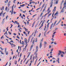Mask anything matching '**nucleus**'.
Returning a JSON list of instances; mask_svg holds the SVG:
<instances>
[{
  "mask_svg": "<svg viewBox=\"0 0 66 66\" xmlns=\"http://www.w3.org/2000/svg\"><path fill=\"white\" fill-rule=\"evenodd\" d=\"M33 44H32L31 45V47H30V49H32V48H33Z\"/></svg>",
  "mask_w": 66,
  "mask_h": 66,
  "instance_id": "c85d7f7f",
  "label": "nucleus"
},
{
  "mask_svg": "<svg viewBox=\"0 0 66 66\" xmlns=\"http://www.w3.org/2000/svg\"><path fill=\"white\" fill-rule=\"evenodd\" d=\"M9 43L11 45V47H14V45L13 43L11 44V42H9Z\"/></svg>",
  "mask_w": 66,
  "mask_h": 66,
  "instance_id": "20e7f679",
  "label": "nucleus"
},
{
  "mask_svg": "<svg viewBox=\"0 0 66 66\" xmlns=\"http://www.w3.org/2000/svg\"><path fill=\"white\" fill-rule=\"evenodd\" d=\"M51 46L50 45H49V48L50 49L51 48Z\"/></svg>",
  "mask_w": 66,
  "mask_h": 66,
  "instance_id": "603ef678",
  "label": "nucleus"
},
{
  "mask_svg": "<svg viewBox=\"0 0 66 66\" xmlns=\"http://www.w3.org/2000/svg\"><path fill=\"white\" fill-rule=\"evenodd\" d=\"M42 2H41V3H40L39 4V6H40L42 5Z\"/></svg>",
  "mask_w": 66,
  "mask_h": 66,
  "instance_id": "ea45409f",
  "label": "nucleus"
},
{
  "mask_svg": "<svg viewBox=\"0 0 66 66\" xmlns=\"http://www.w3.org/2000/svg\"><path fill=\"white\" fill-rule=\"evenodd\" d=\"M52 5H53V2H52L51 3V6H50V7H52Z\"/></svg>",
  "mask_w": 66,
  "mask_h": 66,
  "instance_id": "ddd939ff",
  "label": "nucleus"
},
{
  "mask_svg": "<svg viewBox=\"0 0 66 66\" xmlns=\"http://www.w3.org/2000/svg\"><path fill=\"white\" fill-rule=\"evenodd\" d=\"M43 13V12H41V14H40V17H42V15Z\"/></svg>",
  "mask_w": 66,
  "mask_h": 66,
  "instance_id": "79ce46f5",
  "label": "nucleus"
},
{
  "mask_svg": "<svg viewBox=\"0 0 66 66\" xmlns=\"http://www.w3.org/2000/svg\"><path fill=\"white\" fill-rule=\"evenodd\" d=\"M0 49H1L2 51H3V50H4V49H3L2 48V47H0Z\"/></svg>",
  "mask_w": 66,
  "mask_h": 66,
  "instance_id": "bf43d9fd",
  "label": "nucleus"
},
{
  "mask_svg": "<svg viewBox=\"0 0 66 66\" xmlns=\"http://www.w3.org/2000/svg\"><path fill=\"white\" fill-rule=\"evenodd\" d=\"M21 44H22L23 45H23L25 44V43H24V42L22 41V42Z\"/></svg>",
  "mask_w": 66,
  "mask_h": 66,
  "instance_id": "a211bd4d",
  "label": "nucleus"
},
{
  "mask_svg": "<svg viewBox=\"0 0 66 66\" xmlns=\"http://www.w3.org/2000/svg\"><path fill=\"white\" fill-rule=\"evenodd\" d=\"M13 9H12V11L11 12V14H13Z\"/></svg>",
  "mask_w": 66,
  "mask_h": 66,
  "instance_id": "6ab92c4d",
  "label": "nucleus"
},
{
  "mask_svg": "<svg viewBox=\"0 0 66 66\" xmlns=\"http://www.w3.org/2000/svg\"><path fill=\"white\" fill-rule=\"evenodd\" d=\"M4 6H3L2 7V9H1V10H4Z\"/></svg>",
  "mask_w": 66,
  "mask_h": 66,
  "instance_id": "473e14b6",
  "label": "nucleus"
},
{
  "mask_svg": "<svg viewBox=\"0 0 66 66\" xmlns=\"http://www.w3.org/2000/svg\"><path fill=\"white\" fill-rule=\"evenodd\" d=\"M30 37L28 38V43L29 42V40H30Z\"/></svg>",
  "mask_w": 66,
  "mask_h": 66,
  "instance_id": "a18cd8bd",
  "label": "nucleus"
},
{
  "mask_svg": "<svg viewBox=\"0 0 66 66\" xmlns=\"http://www.w3.org/2000/svg\"><path fill=\"white\" fill-rule=\"evenodd\" d=\"M31 3H32V4H35V2H34V1H32V2H31Z\"/></svg>",
  "mask_w": 66,
  "mask_h": 66,
  "instance_id": "09e8293b",
  "label": "nucleus"
},
{
  "mask_svg": "<svg viewBox=\"0 0 66 66\" xmlns=\"http://www.w3.org/2000/svg\"><path fill=\"white\" fill-rule=\"evenodd\" d=\"M10 42H12V43H14L13 41L12 40H11L10 41Z\"/></svg>",
  "mask_w": 66,
  "mask_h": 66,
  "instance_id": "e2e57ef3",
  "label": "nucleus"
},
{
  "mask_svg": "<svg viewBox=\"0 0 66 66\" xmlns=\"http://www.w3.org/2000/svg\"><path fill=\"white\" fill-rule=\"evenodd\" d=\"M5 18H4L3 19V21H2V22H5Z\"/></svg>",
  "mask_w": 66,
  "mask_h": 66,
  "instance_id": "f704fd0d",
  "label": "nucleus"
},
{
  "mask_svg": "<svg viewBox=\"0 0 66 66\" xmlns=\"http://www.w3.org/2000/svg\"><path fill=\"white\" fill-rule=\"evenodd\" d=\"M17 38L19 39V36H18V35L17 36Z\"/></svg>",
  "mask_w": 66,
  "mask_h": 66,
  "instance_id": "338daca9",
  "label": "nucleus"
},
{
  "mask_svg": "<svg viewBox=\"0 0 66 66\" xmlns=\"http://www.w3.org/2000/svg\"><path fill=\"white\" fill-rule=\"evenodd\" d=\"M8 15H7L6 17V20H7V18L8 17Z\"/></svg>",
  "mask_w": 66,
  "mask_h": 66,
  "instance_id": "de8ad7c7",
  "label": "nucleus"
},
{
  "mask_svg": "<svg viewBox=\"0 0 66 66\" xmlns=\"http://www.w3.org/2000/svg\"><path fill=\"white\" fill-rule=\"evenodd\" d=\"M15 23H16V24H19V23L18 22H17V21H15Z\"/></svg>",
  "mask_w": 66,
  "mask_h": 66,
  "instance_id": "bb28decb",
  "label": "nucleus"
},
{
  "mask_svg": "<svg viewBox=\"0 0 66 66\" xmlns=\"http://www.w3.org/2000/svg\"><path fill=\"white\" fill-rule=\"evenodd\" d=\"M56 7L55 6L54 7V9H53V13L52 15H53L54 14V13H55V12L56 10Z\"/></svg>",
  "mask_w": 66,
  "mask_h": 66,
  "instance_id": "f257e3e1",
  "label": "nucleus"
},
{
  "mask_svg": "<svg viewBox=\"0 0 66 66\" xmlns=\"http://www.w3.org/2000/svg\"><path fill=\"white\" fill-rule=\"evenodd\" d=\"M47 30H45V32H44V37L46 36L45 35V34L46 33H47Z\"/></svg>",
  "mask_w": 66,
  "mask_h": 66,
  "instance_id": "6e6552de",
  "label": "nucleus"
},
{
  "mask_svg": "<svg viewBox=\"0 0 66 66\" xmlns=\"http://www.w3.org/2000/svg\"><path fill=\"white\" fill-rule=\"evenodd\" d=\"M59 23H56V25H55V26H57L59 24Z\"/></svg>",
  "mask_w": 66,
  "mask_h": 66,
  "instance_id": "8fccbe9b",
  "label": "nucleus"
},
{
  "mask_svg": "<svg viewBox=\"0 0 66 66\" xmlns=\"http://www.w3.org/2000/svg\"><path fill=\"white\" fill-rule=\"evenodd\" d=\"M44 44H47V43L46 42H44Z\"/></svg>",
  "mask_w": 66,
  "mask_h": 66,
  "instance_id": "c03bdc74",
  "label": "nucleus"
},
{
  "mask_svg": "<svg viewBox=\"0 0 66 66\" xmlns=\"http://www.w3.org/2000/svg\"><path fill=\"white\" fill-rule=\"evenodd\" d=\"M44 22H43L42 23V24H41V26H40V27H39V29H40L41 28H42L43 27V24Z\"/></svg>",
  "mask_w": 66,
  "mask_h": 66,
  "instance_id": "39448f33",
  "label": "nucleus"
},
{
  "mask_svg": "<svg viewBox=\"0 0 66 66\" xmlns=\"http://www.w3.org/2000/svg\"><path fill=\"white\" fill-rule=\"evenodd\" d=\"M36 51H36V52H37V51L38 50V46H36Z\"/></svg>",
  "mask_w": 66,
  "mask_h": 66,
  "instance_id": "5701e85b",
  "label": "nucleus"
},
{
  "mask_svg": "<svg viewBox=\"0 0 66 66\" xmlns=\"http://www.w3.org/2000/svg\"><path fill=\"white\" fill-rule=\"evenodd\" d=\"M37 38H36V41H35V42H37Z\"/></svg>",
  "mask_w": 66,
  "mask_h": 66,
  "instance_id": "49530a36",
  "label": "nucleus"
},
{
  "mask_svg": "<svg viewBox=\"0 0 66 66\" xmlns=\"http://www.w3.org/2000/svg\"><path fill=\"white\" fill-rule=\"evenodd\" d=\"M32 55H31L30 56V60L32 59Z\"/></svg>",
  "mask_w": 66,
  "mask_h": 66,
  "instance_id": "864d4df0",
  "label": "nucleus"
},
{
  "mask_svg": "<svg viewBox=\"0 0 66 66\" xmlns=\"http://www.w3.org/2000/svg\"><path fill=\"white\" fill-rule=\"evenodd\" d=\"M58 60H57V61H58V63H59V58L58 57L57 58Z\"/></svg>",
  "mask_w": 66,
  "mask_h": 66,
  "instance_id": "aec40b11",
  "label": "nucleus"
},
{
  "mask_svg": "<svg viewBox=\"0 0 66 66\" xmlns=\"http://www.w3.org/2000/svg\"><path fill=\"white\" fill-rule=\"evenodd\" d=\"M60 9L61 10L62 9V6L61 5L60 6Z\"/></svg>",
  "mask_w": 66,
  "mask_h": 66,
  "instance_id": "3c124183",
  "label": "nucleus"
},
{
  "mask_svg": "<svg viewBox=\"0 0 66 66\" xmlns=\"http://www.w3.org/2000/svg\"><path fill=\"white\" fill-rule=\"evenodd\" d=\"M53 25V23H52L51 25V27H50V29H51Z\"/></svg>",
  "mask_w": 66,
  "mask_h": 66,
  "instance_id": "2eb2a0df",
  "label": "nucleus"
},
{
  "mask_svg": "<svg viewBox=\"0 0 66 66\" xmlns=\"http://www.w3.org/2000/svg\"><path fill=\"white\" fill-rule=\"evenodd\" d=\"M59 0H56V3H55V4H58V2H59Z\"/></svg>",
  "mask_w": 66,
  "mask_h": 66,
  "instance_id": "f8f14e48",
  "label": "nucleus"
},
{
  "mask_svg": "<svg viewBox=\"0 0 66 66\" xmlns=\"http://www.w3.org/2000/svg\"><path fill=\"white\" fill-rule=\"evenodd\" d=\"M1 54H4V53L2 52H1Z\"/></svg>",
  "mask_w": 66,
  "mask_h": 66,
  "instance_id": "774afa93",
  "label": "nucleus"
},
{
  "mask_svg": "<svg viewBox=\"0 0 66 66\" xmlns=\"http://www.w3.org/2000/svg\"><path fill=\"white\" fill-rule=\"evenodd\" d=\"M43 22V20H41V22H40V23L39 24V25L38 26H40V25L41 23L42 22Z\"/></svg>",
  "mask_w": 66,
  "mask_h": 66,
  "instance_id": "7c9ffc66",
  "label": "nucleus"
},
{
  "mask_svg": "<svg viewBox=\"0 0 66 66\" xmlns=\"http://www.w3.org/2000/svg\"><path fill=\"white\" fill-rule=\"evenodd\" d=\"M41 47H42V43H41L39 44V48L41 49Z\"/></svg>",
  "mask_w": 66,
  "mask_h": 66,
  "instance_id": "423d86ee",
  "label": "nucleus"
},
{
  "mask_svg": "<svg viewBox=\"0 0 66 66\" xmlns=\"http://www.w3.org/2000/svg\"><path fill=\"white\" fill-rule=\"evenodd\" d=\"M59 14L58 11H57L56 12V13L54 14V16H56V15L58 14Z\"/></svg>",
  "mask_w": 66,
  "mask_h": 66,
  "instance_id": "1a4fd4ad",
  "label": "nucleus"
},
{
  "mask_svg": "<svg viewBox=\"0 0 66 66\" xmlns=\"http://www.w3.org/2000/svg\"><path fill=\"white\" fill-rule=\"evenodd\" d=\"M35 42V39H34V40H33V41H32V44H34V42Z\"/></svg>",
  "mask_w": 66,
  "mask_h": 66,
  "instance_id": "4c0bfd02",
  "label": "nucleus"
},
{
  "mask_svg": "<svg viewBox=\"0 0 66 66\" xmlns=\"http://www.w3.org/2000/svg\"><path fill=\"white\" fill-rule=\"evenodd\" d=\"M56 32H53V34L52 35V37L53 38L54 37V36H55V34L56 33Z\"/></svg>",
  "mask_w": 66,
  "mask_h": 66,
  "instance_id": "9d476101",
  "label": "nucleus"
},
{
  "mask_svg": "<svg viewBox=\"0 0 66 66\" xmlns=\"http://www.w3.org/2000/svg\"><path fill=\"white\" fill-rule=\"evenodd\" d=\"M20 47V46H18V49L17 50H16V52H17V53L18 52V50L19 49V48Z\"/></svg>",
  "mask_w": 66,
  "mask_h": 66,
  "instance_id": "412c9836",
  "label": "nucleus"
},
{
  "mask_svg": "<svg viewBox=\"0 0 66 66\" xmlns=\"http://www.w3.org/2000/svg\"><path fill=\"white\" fill-rule=\"evenodd\" d=\"M41 63V62L40 61V62H39V63L38 64L37 66H38V65H39V64H40V63Z\"/></svg>",
  "mask_w": 66,
  "mask_h": 66,
  "instance_id": "680f3d73",
  "label": "nucleus"
},
{
  "mask_svg": "<svg viewBox=\"0 0 66 66\" xmlns=\"http://www.w3.org/2000/svg\"><path fill=\"white\" fill-rule=\"evenodd\" d=\"M6 1H5V3H7L8 2V0H5Z\"/></svg>",
  "mask_w": 66,
  "mask_h": 66,
  "instance_id": "393cba45",
  "label": "nucleus"
},
{
  "mask_svg": "<svg viewBox=\"0 0 66 66\" xmlns=\"http://www.w3.org/2000/svg\"><path fill=\"white\" fill-rule=\"evenodd\" d=\"M3 11H2L0 13V16H2V15H1V14H3Z\"/></svg>",
  "mask_w": 66,
  "mask_h": 66,
  "instance_id": "dca6fc26",
  "label": "nucleus"
},
{
  "mask_svg": "<svg viewBox=\"0 0 66 66\" xmlns=\"http://www.w3.org/2000/svg\"><path fill=\"white\" fill-rule=\"evenodd\" d=\"M58 28H55V31H56V30H57Z\"/></svg>",
  "mask_w": 66,
  "mask_h": 66,
  "instance_id": "4d7b16f0",
  "label": "nucleus"
},
{
  "mask_svg": "<svg viewBox=\"0 0 66 66\" xmlns=\"http://www.w3.org/2000/svg\"><path fill=\"white\" fill-rule=\"evenodd\" d=\"M66 5V2H65V3H64V6H65Z\"/></svg>",
  "mask_w": 66,
  "mask_h": 66,
  "instance_id": "6e6d98bb",
  "label": "nucleus"
},
{
  "mask_svg": "<svg viewBox=\"0 0 66 66\" xmlns=\"http://www.w3.org/2000/svg\"><path fill=\"white\" fill-rule=\"evenodd\" d=\"M26 40H24V43H26V44H27V39H26Z\"/></svg>",
  "mask_w": 66,
  "mask_h": 66,
  "instance_id": "37998d69",
  "label": "nucleus"
},
{
  "mask_svg": "<svg viewBox=\"0 0 66 66\" xmlns=\"http://www.w3.org/2000/svg\"><path fill=\"white\" fill-rule=\"evenodd\" d=\"M7 7L6 6V8H5V10L6 11H7Z\"/></svg>",
  "mask_w": 66,
  "mask_h": 66,
  "instance_id": "58836bf2",
  "label": "nucleus"
},
{
  "mask_svg": "<svg viewBox=\"0 0 66 66\" xmlns=\"http://www.w3.org/2000/svg\"><path fill=\"white\" fill-rule=\"evenodd\" d=\"M37 33H38V31H37V30H36V31H35V34H36Z\"/></svg>",
  "mask_w": 66,
  "mask_h": 66,
  "instance_id": "a878e982",
  "label": "nucleus"
},
{
  "mask_svg": "<svg viewBox=\"0 0 66 66\" xmlns=\"http://www.w3.org/2000/svg\"><path fill=\"white\" fill-rule=\"evenodd\" d=\"M35 23V22H34L33 23L32 25V28H33L34 27Z\"/></svg>",
  "mask_w": 66,
  "mask_h": 66,
  "instance_id": "9b49d317",
  "label": "nucleus"
},
{
  "mask_svg": "<svg viewBox=\"0 0 66 66\" xmlns=\"http://www.w3.org/2000/svg\"><path fill=\"white\" fill-rule=\"evenodd\" d=\"M41 35V33H39V35H38L39 37H40Z\"/></svg>",
  "mask_w": 66,
  "mask_h": 66,
  "instance_id": "a19ab883",
  "label": "nucleus"
},
{
  "mask_svg": "<svg viewBox=\"0 0 66 66\" xmlns=\"http://www.w3.org/2000/svg\"><path fill=\"white\" fill-rule=\"evenodd\" d=\"M36 14H35V15H34L33 16H32V18H34L35 16L36 15Z\"/></svg>",
  "mask_w": 66,
  "mask_h": 66,
  "instance_id": "72a5a7b5",
  "label": "nucleus"
},
{
  "mask_svg": "<svg viewBox=\"0 0 66 66\" xmlns=\"http://www.w3.org/2000/svg\"><path fill=\"white\" fill-rule=\"evenodd\" d=\"M64 12V10L63 9H62L61 11L60 12V13H63Z\"/></svg>",
  "mask_w": 66,
  "mask_h": 66,
  "instance_id": "c9c22d12",
  "label": "nucleus"
},
{
  "mask_svg": "<svg viewBox=\"0 0 66 66\" xmlns=\"http://www.w3.org/2000/svg\"><path fill=\"white\" fill-rule=\"evenodd\" d=\"M51 14L52 13H51L50 14H49V15H48V16H47V17L48 18L51 15Z\"/></svg>",
  "mask_w": 66,
  "mask_h": 66,
  "instance_id": "e433bc0d",
  "label": "nucleus"
},
{
  "mask_svg": "<svg viewBox=\"0 0 66 66\" xmlns=\"http://www.w3.org/2000/svg\"><path fill=\"white\" fill-rule=\"evenodd\" d=\"M33 39H34V38L32 37V38H31V41L30 42V43H32V41H33Z\"/></svg>",
  "mask_w": 66,
  "mask_h": 66,
  "instance_id": "4be33fe9",
  "label": "nucleus"
},
{
  "mask_svg": "<svg viewBox=\"0 0 66 66\" xmlns=\"http://www.w3.org/2000/svg\"><path fill=\"white\" fill-rule=\"evenodd\" d=\"M50 24V22L48 23V24H47V28H48L49 24Z\"/></svg>",
  "mask_w": 66,
  "mask_h": 66,
  "instance_id": "2f4dec72",
  "label": "nucleus"
},
{
  "mask_svg": "<svg viewBox=\"0 0 66 66\" xmlns=\"http://www.w3.org/2000/svg\"><path fill=\"white\" fill-rule=\"evenodd\" d=\"M46 7H47L46 6L45 7H44V8L43 11H45Z\"/></svg>",
  "mask_w": 66,
  "mask_h": 66,
  "instance_id": "cd10ccee",
  "label": "nucleus"
},
{
  "mask_svg": "<svg viewBox=\"0 0 66 66\" xmlns=\"http://www.w3.org/2000/svg\"><path fill=\"white\" fill-rule=\"evenodd\" d=\"M61 57H64L63 54H62L61 55Z\"/></svg>",
  "mask_w": 66,
  "mask_h": 66,
  "instance_id": "69168bd1",
  "label": "nucleus"
},
{
  "mask_svg": "<svg viewBox=\"0 0 66 66\" xmlns=\"http://www.w3.org/2000/svg\"><path fill=\"white\" fill-rule=\"evenodd\" d=\"M11 2L10 1H9L8 3V7H9V6H10V3Z\"/></svg>",
  "mask_w": 66,
  "mask_h": 66,
  "instance_id": "0eeeda50",
  "label": "nucleus"
},
{
  "mask_svg": "<svg viewBox=\"0 0 66 66\" xmlns=\"http://www.w3.org/2000/svg\"><path fill=\"white\" fill-rule=\"evenodd\" d=\"M44 6L45 4H43V5L42 6V8L44 7Z\"/></svg>",
  "mask_w": 66,
  "mask_h": 66,
  "instance_id": "052dcab7",
  "label": "nucleus"
},
{
  "mask_svg": "<svg viewBox=\"0 0 66 66\" xmlns=\"http://www.w3.org/2000/svg\"><path fill=\"white\" fill-rule=\"evenodd\" d=\"M29 54L28 55V56H27V58H28L29 57V56L30 55V53H28Z\"/></svg>",
  "mask_w": 66,
  "mask_h": 66,
  "instance_id": "b1692460",
  "label": "nucleus"
},
{
  "mask_svg": "<svg viewBox=\"0 0 66 66\" xmlns=\"http://www.w3.org/2000/svg\"><path fill=\"white\" fill-rule=\"evenodd\" d=\"M43 38H42V39L41 40V42H43Z\"/></svg>",
  "mask_w": 66,
  "mask_h": 66,
  "instance_id": "0e129e2a",
  "label": "nucleus"
},
{
  "mask_svg": "<svg viewBox=\"0 0 66 66\" xmlns=\"http://www.w3.org/2000/svg\"><path fill=\"white\" fill-rule=\"evenodd\" d=\"M50 12H51V10H50L49 11H48V12H47V13H46V14H48L49 13H50Z\"/></svg>",
  "mask_w": 66,
  "mask_h": 66,
  "instance_id": "c756f323",
  "label": "nucleus"
},
{
  "mask_svg": "<svg viewBox=\"0 0 66 66\" xmlns=\"http://www.w3.org/2000/svg\"><path fill=\"white\" fill-rule=\"evenodd\" d=\"M8 28H9V27H7V28H6L7 31H8L9 30L8 29Z\"/></svg>",
  "mask_w": 66,
  "mask_h": 66,
  "instance_id": "13d9d810",
  "label": "nucleus"
},
{
  "mask_svg": "<svg viewBox=\"0 0 66 66\" xmlns=\"http://www.w3.org/2000/svg\"><path fill=\"white\" fill-rule=\"evenodd\" d=\"M10 25H11V27H10V28H12V27L13 26V25L12 24H10Z\"/></svg>",
  "mask_w": 66,
  "mask_h": 66,
  "instance_id": "5fc2aeb1",
  "label": "nucleus"
},
{
  "mask_svg": "<svg viewBox=\"0 0 66 66\" xmlns=\"http://www.w3.org/2000/svg\"><path fill=\"white\" fill-rule=\"evenodd\" d=\"M5 52L6 54V55H8L9 54L8 52L6 51V48L5 49Z\"/></svg>",
  "mask_w": 66,
  "mask_h": 66,
  "instance_id": "7ed1b4c3",
  "label": "nucleus"
},
{
  "mask_svg": "<svg viewBox=\"0 0 66 66\" xmlns=\"http://www.w3.org/2000/svg\"><path fill=\"white\" fill-rule=\"evenodd\" d=\"M29 61V60H27V61H26V63H25V64H27L28 62Z\"/></svg>",
  "mask_w": 66,
  "mask_h": 66,
  "instance_id": "f3484780",
  "label": "nucleus"
},
{
  "mask_svg": "<svg viewBox=\"0 0 66 66\" xmlns=\"http://www.w3.org/2000/svg\"><path fill=\"white\" fill-rule=\"evenodd\" d=\"M62 53H63V54H64V52L61 51H59V53H58V55H60L61 54H62Z\"/></svg>",
  "mask_w": 66,
  "mask_h": 66,
  "instance_id": "f03ea898",
  "label": "nucleus"
},
{
  "mask_svg": "<svg viewBox=\"0 0 66 66\" xmlns=\"http://www.w3.org/2000/svg\"><path fill=\"white\" fill-rule=\"evenodd\" d=\"M57 22V21L56 20L54 22V24H53L54 26H55V25H56V23Z\"/></svg>",
  "mask_w": 66,
  "mask_h": 66,
  "instance_id": "4468645a",
  "label": "nucleus"
}]
</instances>
